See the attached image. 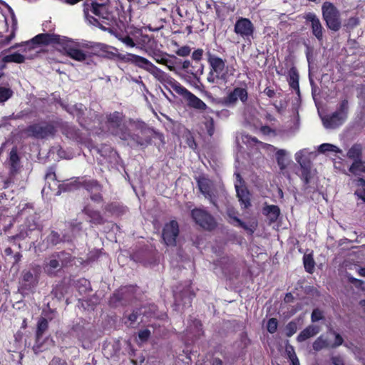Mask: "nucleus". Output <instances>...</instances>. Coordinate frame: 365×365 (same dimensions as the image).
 Listing matches in <instances>:
<instances>
[{
    "label": "nucleus",
    "mask_w": 365,
    "mask_h": 365,
    "mask_svg": "<svg viewBox=\"0 0 365 365\" xmlns=\"http://www.w3.org/2000/svg\"><path fill=\"white\" fill-rule=\"evenodd\" d=\"M248 98V93L245 88L237 87L230 92L223 100V103L227 106H235L240 99L243 103H246Z\"/></svg>",
    "instance_id": "obj_20"
},
{
    "label": "nucleus",
    "mask_w": 365,
    "mask_h": 365,
    "mask_svg": "<svg viewBox=\"0 0 365 365\" xmlns=\"http://www.w3.org/2000/svg\"><path fill=\"white\" fill-rule=\"evenodd\" d=\"M13 95L10 88L0 87V103H4L9 99Z\"/></svg>",
    "instance_id": "obj_51"
},
{
    "label": "nucleus",
    "mask_w": 365,
    "mask_h": 365,
    "mask_svg": "<svg viewBox=\"0 0 365 365\" xmlns=\"http://www.w3.org/2000/svg\"><path fill=\"white\" fill-rule=\"evenodd\" d=\"M204 65L200 62H195L191 65L188 73H190L197 83L200 82V76L203 73Z\"/></svg>",
    "instance_id": "obj_34"
},
{
    "label": "nucleus",
    "mask_w": 365,
    "mask_h": 365,
    "mask_svg": "<svg viewBox=\"0 0 365 365\" xmlns=\"http://www.w3.org/2000/svg\"><path fill=\"white\" fill-rule=\"evenodd\" d=\"M235 226L240 227L244 230L248 231L250 234H252L255 232V227L252 225H247L246 223L242 222L237 217H233V222H232Z\"/></svg>",
    "instance_id": "obj_49"
},
{
    "label": "nucleus",
    "mask_w": 365,
    "mask_h": 365,
    "mask_svg": "<svg viewBox=\"0 0 365 365\" xmlns=\"http://www.w3.org/2000/svg\"><path fill=\"white\" fill-rule=\"evenodd\" d=\"M285 331L287 337L293 336L297 331V323L294 321H290L286 326Z\"/></svg>",
    "instance_id": "obj_53"
},
{
    "label": "nucleus",
    "mask_w": 365,
    "mask_h": 365,
    "mask_svg": "<svg viewBox=\"0 0 365 365\" xmlns=\"http://www.w3.org/2000/svg\"><path fill=\"white\" fill-rule=\"evenodd\" d=\"M143 318H159L158 308L154 304H149L135 308L132 313L128 315V319H143Z\"/></svg>",
    "instance_id": "obj_16"
},
{
    "label": "nucleus",
    "mask_w": 365,
    "mask_h": 365,
    "mask_svg": "<svg viewBox=\"0 0 365 365\" xmlns=\"http://www.w3.org/2000/svg\"><path fill=\"white\" fill-rule=\"evenodd\" d=\"M48 321H38L36 335L43 336L48 329Z\"/></svg>",
    "instance_id": "obj_50"
},
{
    "label": "nucleus",
    "mask_w": 365,
    "mask_h": 365,
    "mask_svg": "<svg viewBox=\"0 0 365 365\" xmlns=\"http://www.w3.org/2000/svg\"><path fill=\"white\" fill-rule=\"evenodd\" d=\"M179 232V225L177 221L171 220L166 223L162 232V237L165 244L167 246H175Z\"/></svg>",
    "instance_id": "obj_14"
},
{
    "label": "nucleus",
    "mask_w": 365,
    "mask_h": 365,
    "mask_svg": "<svg viewBox=\"0 0 365 365\" xmlns=\"http://www.w3.org/2000/svg\"><path fill=\"white\" fill-rule=\"evenodd\" d=\"M312 346L315 351H320L327 346V341L322 338V336H319L314 341Z\"/></svg>",
    "instance_id": "obj_56"
},
{
    "label": "nucleus",
    "mask_w": 365,
    "mask_h": 365,
    "mask_svg": "<svg viewBox=\"0 0 365 365\" xmlns=\"http://www.w3.org/2000/svg\"><path fill=\"white\" fill-rule=\"evenodd\" d=\"M10 173L14 175L20 168V158L18 155L17 148H12L9 153Z\"/></svg>",
    "instance_id": "obj_30"
},
{
    "label": "nucleus",
    "mask_w": 365,
    "mask_h": 365,
    "mask_svg": "<svg viewBox=\"0 0 365 365\" xmlns=\"http://www.w3.org/2000/svg\"><path fill=\"white\" fill-rule=\"evenodd\" d=\"M91 6L92 13L98 18L89 15L88 9H84V16L88 22L103 31L113 34V26L116 24V19L113 14L108 10V6L98 2H92Z\"/></svg>",
    "instance_id": "obj_3"
},
{
    "label": "nucleus",
    "mask_w": 365,
    "mask_h": 365,
    "mask_svg": "<svg viewBox=\"0 0 365 365\" xmlns=\"http://www.w3.org/2000/svg\"><path fill=\"white\" fill-rule=\"evenodd\" d=\"M191 216L195 222L205 230L211 231L217 227L215 219L205 210L193 209L191 211Z\"/></svg>",
    "instance_id": "obj_11"
},
{
    "label": "nucleus",
    "mask_w": 365,
    "mask_h": 365,
    "mask_svg": "<svg viewBox=\"0 0 365 365\" xmlns=\"http://www.w3.org/2000/svg\"><path fill=\"white\" fill-rule=\"evenodd\" d=\"M120 135V140L125 141L130 148L145 149L151 145L157 133L143 121L130 119L128 128L124 134Z\"/></svg>",
    "instance_id": "obj_1"
},
{
    "label": "nucleus",
    "mask_w": 365,
    "mask_h": 365,
    "mask_svg": "<svg viewBox=\"0 0 365 365\" xmlns=\"http://www.w3.org/2000/svg\"><path fill=\"white\" fill-rule=\"evenodd\" d=\"M197 185L200 190V192L207 195L210 193V180L205 178H200L197 180Z\"/></svg>",
    "instance_id": "obj_41"
},
{
    "label": "nucleus",
    "mask_w": 365,
    "mask_h": 365,
    "mask_svg": "<svg viewBox=\"0 0 365 365\" xmlns=\"http://www.w3.org/2000/svg\"><path fill=\"white\" fill-rule=\"evenodd\" d=\"M161 83L164 84V86L166 89H168V86H170L172 88H173L176 81L167 73Z\"/></svg>",
    "instance_id": "obj_60"
},
{
    "label": "nucleus",
    "mask_w": 365,
    "mask_h": 365,
    "mask_svg": "<svg viewBox=\"0 0 365 365\" xmlns=\"http://www.w3.org/2000/svg\"><path fill=\"white\" fill-rule=\"evenodd\" d=\"M320 331V327L316 325H309L303 329L297 337L298 342H303L307 339L316 336Z\"/></svg>",
    "instance_id": "obj_27"
},
{
    "label": "nucleus",
    "mask_w": 365,
    "mask_h": 365,
    "mask_svg": "<svg viewBox=\"0 0 365 365\" xmlns=\"http://www.w3.org/2000/svg\"><path fill=\"white\" fill-rule=\"evenodd\" d=\"M153 58L158 63L163 64V63H168V58H166V54L160 53H154Z\"/></svg>",
    "instance_id": "obj_61"
},
{
    "label": "nucleus",
    "mask_w": 365,
    "mask_h": 365,
    "mask_svg": "<svg viewBox=\"0 0 365 365\" xmlns=\"http://www.w3.org/2000/svg\"><path fill=\"white\" fill-rule=\"evenodd\" d=\"M33 232H36L37 235L39 234V225L35 220L34 217H28L25 222V224L22 225L21 230L14 237L15 239L24 240L26 237H31V235Z\"/></svg>",
    "instance_id": "obj_19"
},
{
    "label": "nucleus",
    "mask_w": 365,
    "mask_h": 365,
    "mask_svg": "<svg viewBox=\"0 0 365 365\" xmlns=\"http://www.w3.org/2000/svg\"><path fill=\"white\" fill-rule=\"evenodd\" d=\"M32 43L36 44L48 45L58 44L62 46L66 56H68L67 45H71L72 39L55 34H40L32 38Z\"/></svg>",
    "instance_id": "obj_10"
},
{
    "label": "nucleus",
    "mask_w": 365,
    "mask_h": 365,
    "mask_svg": "<svg viewBox=\"0 0 365 365\" xmlns=\"http://www.w3.org/2000/svg\"><path fill=\"white\" fill-rule=\"evenodd\" d=\"M194 297V294H192L188 289H184L182 292L174 293L175 298V306L180 309V307L182 306L183 307H189L191 304L192 299Z\"/></svg>",
    "instance_id": "obj_22"
},
{
    "label": "nucleus",
    "mask_w": 365,
    "mask_h": 365,
    "mask_svg": "<svg viewBox=\"0 0 365 365\" xmlns=\"http://www.w3.org/2000/svg\"><path fill=\"white\" fill-rule=\"evenodd\" d=\"M38 284V277L31 270L22 272L21 286L27 290L34 288Z\"/></svg>",
    "instance_id": "obj_26"
},
{
    "label": "nucleus",
    "mask_w": 365,
    "mask_h": 365,
    "mask_svg": "<svg viewBox=\"0 0 365 365\" xmlns=\"http://www.w3.org/2000/svg\"><path fill=\"white\" fill-rule=\"evenodd\" d=\"M289 86L296 91L298 96L300 95L299 85V73L295 67H292L289 71Z\"/></svg>",
    "instance_id": "obj_31"
},
{
    "label": "nucleus",
    "mask_w": 365,
    "mask_h": 365,
    "mask_svg": "<svg viewBox=\"0 0 365 365\" xmlns=\"http://www.w3.org/2000/svg\"><path fill=\"white\" fill-rule=\"evenodd\" d=\"M45 180L48 182H49V180L55 181L56 180L54 167H50L48 168L45 175Z\"/></svg>",
    "instance_id": "obj_59"
},
{
    "label": "nucleus",
    "mask_w": 365,
    "mask_h": 365,
    "mask_svg": "<svg viewBox=\"0 0 365 365\" xmlns=\"http://www.w3.org/2000/svg\"><path fill=\"white\" fill-rule=\"evenodd\" d=\"M75 259V257L64 250L55 252L45 261L44 272L49 277H56L63 268L72 266Z\"/></svg>",
    "instance_id": "obj_5"
},
{
    "label": "nucleus",
    "mask_w": 365,
    "mask_h": 365,
    "mask_svg": "<svg viewBox=\"0 0 365 365\" xmlns=\"http://www.w3.org/2000/svg\"><path fill=\"white\" fill-rule=\"evenodd\" d=\"M115 36L123 43H125L126 46L129 47H135V43L131 37L129 36H125L124 37L121 36L120 35L116 34Z\"/></svg>",
    "instance_id": "obj_57"
},
{
    "label": "nucleus",
    "mask_w": 365,
    "mask_h": 365,
    "mask_svg": "<svg viewBox=\"0 0 365 365\" xmlns=\"http://www.w3.org/2000/svg\"><path fill=\"white\" fill-rule=\"evenodd\" d=\"M235 187L241 207L243 209L250 207L251 206V199L249 190L245 187H240V185L237 183H235Z\"/></svg>",
    "instance_id": "obj_25"
},
{
    "label": "nucleus",
    "mask_w": 365,
    "mask_h": 365,
    "mask_svg": "<svg viewBox=\"0 0 365 365\" xmlns=\"http://www.w3.org/2000/svg\"><path fill=\"white\" fill-rule=\"evenodd\" d=\"M118 58L125 63H133L136 66L143 68L148 72L151 71L152 68L154 66V64L152 63L147 58L135 54H118Z\"/></svg>",
    "instance_id": "obj_18"
},
{
    "label": "nucleus",
    "mask_w": 365,
    "mask_h": 365,
    "mask_svg": "<svg viewBox=\"0 0 365 365\" xmlns=\"http://www.w3.org/2000/svg\"><path fill=\"white\" fill-rule=\"evenodd\" d=\"M81 184L89 192L90 198L93 202L100 203L103 201V187L97 180H83Z\"/></svg>",
    "instance_id": "obj_17"
},
{
    "label": "nucleus",
    "mask_w": 365,
    "mask_h": 365,
    "mask_svg": "<svg viewBox=\"0 0 365 365\" xmlns=\"http://www.w3.org/2000/svg\"><path fill=\"white\" fill-rule=\"evenodd\" d=\"M136 289L133 286H126L115 290L110 297L111 307H123L132 304L135 299Z\"/></svg>",
    "instance_id": "obj_9"
},
{
    "label": "nucleus",
    "mask_w": 365,
    "mask_h": 365,
    "mask_svg": "<svg viewBox=\"0 0 365 365\" xmlns=\"http://www.w3.org/2000/svg\"><path fill=\"white\" fill-rule=\"evenodd\" d=\"M56 133V129L54 125L46 121L29 125L21 131V133L26 137L36 139H44L49 136H53Z\"/></svg>",
    "instance_id": "obj_8"
},
{
    "label": "nucleus",
    "mask_w": 365,
    "mask_h": 365,
    "mask_svg": "<svg viewBox=\"0 0 365 365\" xmlns=\"http://www.w3.org/2000/svg\"><path fill=\"white\" fill-rule=\"evenodd\" d=\"M78 187V182L76 180L73 182L63 183L58 185V188L61 191H71L74 189H76Z\"/></svg>",
    "instance_id": "obj_54"
},
{
    "label": "nucleus",
    "mask_w": 365,
    "mask_h": 365,
    "mask_svg": "<svg viewBox=\"0 0 365 365\" xmlns=\"http://www.w3.org/2000/svg\"><path fill=\"white\" fill-rule=\"evenodd\" d=\"M360 23V20L357 16H351L349 18L344 24V27L346 30L350 31L356 27Z\"/></svg>",
    "instance_id": "obj_48"
},
{
    "label": "nucleus",
    "mask_w": 365,
    "mask_h": 365,
    "mask_svg": "<svg viewBox=\"0 0 365 365\" xmlns=\"http://www.w3.org/2000/svg\"><path fill=\"white\" fill-rule=\"evenodd\" d=\"M262 212L271 222H274L280 215V210L277 205H266L264 207Z\"/></svg>",
    "instance_id": "obj_32"
},
{
    "label": "nucleus",
    "mask_w": 365,
    "mask_h": 365,
    "mask_svg": "<svg viewBox=\"0 0 365 365\" xmlns=\"http://www.w3.org/2000/svg\"><path fill=\"white\" fill-rule=\"evenodd\" d=\"M347 157L352 159L354 162L361 160L362 146L360 144H354L347 152Z\"/></svg>",
    "instance_id": "obj_33"
},
{
    "label": "nucleus",
    "mask_w": 365,
    "mask_h": 365,
    "mask_svg": "<svg viewBox=\"0 0 365 365\" xmlns=\"http://www.w3.org/2000/svg\"><path fill=\"white\" fill-rule=\"evenodd\" d=\"M207 61L212 71L220 75H227V73L225 71V63L221 58L208 53Z\"/></svg>",
    "instance_id": "obj_24"
},
{
    "label": "nucleus",
    "mask_w": 365,
    "mask_h": 365,
    "mask_svg": "<svg viewBox=\"0 0 365 365\" xmlns=\"http://www.w3.org/2000/svg\"><path fill=\"white\" fill-rule=\"evenodd\" d=\"M322 19L328 29L334 32L339 31L341 28V12L330 1H324L322 5Z\"/></svg>",
    "instance_id": "obj_7"
},
{
    "label": "nucleus",
    "mask_w": 365,
    "mask_h": 365,
    "mask_svg": "<svg viewBox=\"0 0 365 365\" xmlns=\"http://www.w3.org/2000/svg\"><path fill=\"white\" fill-rule=\"evenodd\" d=\"M69 228L73 236H76L82 231V222L77 220H72L68 222Z\"/></svg>",
    "instance_id": "obj_43"
},
{
    "label": "nucleus",
    "mask_w": 365,
    "mask_h": 365,
    "mask_svg": "<svg viewBox=\"0 0 365 365\" xmlns=\"http://www.w3.org/2000/svg\"><path fill=\"white\" fill-rule=\"evenodd\" d=\"M61 133L66 138L77 142H82L83 137L79 129L75 125L69 124L68 123H63L61 127Z\"/></svg>",
    "instance_id": "obj_23"
},
{
    "label": "nucleus",
    "mask_w": 365,
    "mask_h": 365,
    "mask_svg": "<svg viewBox=\"0 0 365 365\" xmlns=\"http://www.w3.org/2000/svg\"><path fill=\"white\" fill-rule=\"evenodd\" d=\"M66 292V287L62 282L57 284L51 292L52 297L61 300Z\"/></svg>",
    "instance_id": "obj_37"
},
{
    "label": "nucleus",
    "mask_w": 365,
    "mask_h": 365,
    "mask_svg": "<svg viewBox=\"0 0 365 365\" xmlns=\"http://www.w3.org/2000/svg\"><path fill=\"white\" fill-rule=\"evenodd\" d=\"M188 106L200 110H207L208 113H213V110L208 108L207 105L193 93L187 98Z\"/></svg>",
    "instance_id": "obj_28"
},
{
    "label": "nucleus",
    "mask_w": 365,
    "mask_h": 365,
    "mask_svg": "<svg viewBox=\"0 0 365 365\" xmlns=\"http://www.w3.org/2000/svg\"><path fill=\"white\" fill-rule=\"evenodd\" d=\"M173 89L186 100L192 93L187 88L181 86V84L178 81L175 83Z\"/></svg>",
    "instance_id": "obj_44"
},
{
    "label": "nucleus",
    "mask_w": 365,
    "mask_h": 365,
    "mask_svg": "<svg viewBox=\"0 0 365 365\" xmlns=\"http://www.w3.org/2000/svg\"><path fill=\"white\" fill-rule=\"evenodd\" d=\"M205 365H223L222 361L217 357L210 359Z\"/></svg>",
    "instance_id": "obj_64"
},
{
    "label": "nucleus",
    "mask_w": 365,
    "mask_h": 365,
    "mask_svg": "<svg viewBox=\"0 0 365 365\" xmlns=\"http://www.w3.org/2000/svg\"><path fill=\"white\" fill-rule=\"evenodd\" d=\"M71 240L72 239L69 236L63 235V237H61L57 232L53 230L46 237V243L51 246H56L61 242H71Z\"/></svg>",
    "instance_id": "obj_29"
},
{
    "label": "nucleus",
    "mask_w": 365,
    "mask_h": 365,
    "mask_svg": "<svg viewBox=\"0 0 365 365\" xmlns=\"http://www.w3.org/2000/svg\"><path fill=\"white\" fill-rule=\"evenodd\" d=\"M205 125L207 133L210 136H212L215 133V122L212 118H206Z\"/></svg>",
    "instance_id": "obj_55"
},
{
    "label": "nucleus",
    "mask_w": 365,
    "mask_h": 365,
    "mask_svg": "<svg viewBox=\"0 0 365 365\" xmlns=\"http://www.w3.org/2000/svg\"><path fill=\"white\" fill-rule=\"evenodd\" d=\"M149 73H150L160 82L163 81V80L164 79L165 76L167 74L155 65L152 68L151 71H149Z\"/></svg>",
    "instance_id": "obj_52"
},
{
    "label": "nucleus",
    "mask_w": 365,
    "mask_h": 365,
    "mask_svg": "<svg viewBox=\"0 0 365 365\" xmlns=\"http://www.w3.org/2000/svg\"><path fill=\"white\" fill-rule=\"evenodd\" d=\"M123 115L122 113L115 111L107 115L106 125L109 131L120 139V133L124 134L128 127L123 123Z\"/></svg>",
    "instance_id": "obj_12"
},
{
    "label": "nucleus",
    "mask_w": 365,
    "mask_h": 365,
    "mask_svg": "<svg viewBox=\"0 0 365 365\" xmlns=\"http://www.w3.org/2000/svg\"><path fill=\"white\" fill-rule=\"evenodd\" d=\"M303 18L312 30L313 36L320 42L323 41L325 29L319 17L313 12L306 13Z\"/></svg>",
    "instance_id": "obj_15"
},
{
    "label": "nucleus",
    "mask_w": 365,
    "mask_h": 365,
    "mask_svg": "<svg viewBox=\"0 0 365 365\" xmlns=\"http://www.w3.org/2000/svg\"><path fill=\"white\" fill-rule=\"evenodd\" d=\"M86 107L81 103H76L71 106V114L78 118L79 120L84 115Z\"/></svg>",
    "instance_id": "obj_39"
},
{
    "label": "nucleus",
    "mask_w": 365,
    "mask_h": 365,
    "mask_svg": "<svg viewBox=\"0 0 365 365\" xmlns=\"http://www.w3.org/2000/svg\"><path fill=\"white\" fill-rule=\"evenodd\" d=\"M202 54L203 50L202 48H198L192 53V58L195 62H200L202 59Z\"/></svg>",
    "instance_id": "obj_62"
},
{
    "label": "nucleus",
    "mask_w": 365,
    "mask_h": 365,
    "mask_svg": "<svg viewBox=\"0 0 365 365\" xmlns=\"http://www.w3.org/2000/svg\"><path fill=\"white\" fill-rule=\"evenodd\" d=\"M349 171L356 176H361L362 173H365V164L362 160L353 162Z\"/></svg>",
    "instance_id": "obj_35"
},
{
    "label": "nucleus",
    "mask_w": 365,
    "mask_h": 365,
    "mask_svg": "<svg viewBox=\"0 0 365 365\" xmlns=\"http://www.w3.org/2000/svg\"><path fill=\"white\" fill-rule=\"evenodd\" d=\"M306 149L301 150L295 154V160L300 165L299 174L302 181V189L305 192H313L317 189L316 171L312 168V163L307 156Z\"/></svg>",
    "instance_id": "obj_4"
},
{
    "label": "nucleus",
    "mask_w": 365,
    "mask_h": 365,
    "mask_svg": "<svg viewBox=\"0 0 365 365\" xmlns=\"http://www.w3.org/2000/svg\"><path fill=\"white\" fill-rule=\"evenodd\" d=\"M207 80L209 83H217L218 80L226 81L227 75H220L218 73H216L215 71L210 70V71L208 73Z\"/></svg>",
    "instance_id": "obj_47"
},
{
    "label": "nucleus",
    "mask_w": 365,
    "mask_h": 365,
    "mask_svg": "<svg viewBox=\"0 0 365 365\" xmlns=\"http://www.w3.org/2000/svg\"><path fill=\"white\" fill-rule=\"evenodd\" d=\"M81 212L87 217V222L91 225H102L106 222V220L101 212L94 210L88 205L84 206Z\"/></svg>",
    "instance_id": "obj_21"
},
{
    "label": "nucleus",
    "mask_w": 365,
    "mask_h": 365,
    "mask_svg": "<svg viewBox=\"0 0 365 365\" xmlns=\"http://www.w3.org/2000/svg\"><path fill=\"white\" fill-rule=\"evenodd\" d=\"M191 48L188 46H184L180 47L176 51V54L179 56L185 57L190 55Z\"/></svg>",
    "instance_id": "obj_58"
},
{
    "label": "nucleus",
    "mask_w": 365,
    "mask_h": 365,
    "mask_svg": "<svg viewBox=\"0 0 365 365\" xmlns=\"http://www.w3.org/2000/svg\"><path fill=\"white\" fill-rule=\"evenodd\" d=\"M349 106L347 99L340 101L336 110L331 115L322 118L324 126L327 129H336L343 125L348 118Z\"/></svg>",
    "instance_id": "obj_6"
},
{
    "label": "nucleus",
    "mask_w": 365,
    "mask_h": 365,
    "mask_svg": "<svg viewBox=\"0 0 365 365\" xmlns=\"http://www.w3.org/2000/svg\"><path fill=\"white\" fill-rule=\"evenodd\" d=\"M48 365H68L65 359L58 356H54L49 362Z\"/></svg>",
    "instance_id": "obj_63"
},
{
    "label": "nucleus",
    "mask_w": 365,
    "mask_h": 365,
    "mask_svg": "<svg viewBox=\"0 0 365 365\" xmlns=\"http://www.w3.org/2000/svg\"><path fill=\"white\" fill-rule=\"evenodd\" d=\"M70 44L66 47L68 56L77 61L86 62L87 64H89L88 61L91 56H99L108 48V46L104 43L87 41L78 42L72 40Z\"/></svg>",
    "instance_id": "obj_2"
},
{
    "label": "nucleus",
    "mask_w": 365,
    "mask_h": 365,
    "mask_svg": "<svg viewBox=\"0 0 365 365\" xmlns=\"http://www.w3.org/2000/svg\"><path fill=\"white\" fill-rule=\"evenodd\" d=\"M319 153H325L327 152L339 153L340 150L336 145L329 143H323L319 146Z\"/></svg>",
    "instance_id": "obj_46"
},
{
    "label": "nucleus",
    "mask_w": 365,
    "mask_h": 365,
    "mask_svg": "<svg viewBox=\"0 0 365 365\" xmlns=\"http://www.w3.org/2000/svg\"><path fill=\"white\" fill-rule=\"evenodd\" d=\"M26 57L19 53H14L12 54L6 55L2 58V61L4 63H22L25 61Z\"/></svg>",
    "instance_id": "obj_36"
},
{
    "label": "nucleus",
    "mask_w": 365,
    "mask_h": 365,
    "mask_svg": "<svg viewBox=\"0 0 365 365\" xmlns=\"http://www.w3.org/2000/svg\"><path fill=\"white\" fill-rule=\"evenodd\" d=\"M151 332L148 329H143L141 330H139L138 332V340L137 342L138 344H143L148 341L149 338L150 337Z\"/></svg>",
    "instance_id": "obj_45"
},
{
    "label": "nucleus",
    "mask_w": 365,
    "mask_h": 365,
    "mask_svg": "<svg viewBox=\"0 0 365 365\" xmlns=\"http://www.w3.org/2000/svg\"><path fill=\"white\" fill-rule=\"evenodd\" d=\"M45 339H43L41 336H35V343L32 346L33 351L38 354L45 350L44 348Z\"/></svg>",
    "instance_id": "obj_38"
},
{
    "label": "nucleus",
    "mask_w": 365,
    "mask_h": 365,
    "mask_svg": "<svg viewBox=\"0 0 365 365\" xmlns=\"http://www.w3.org/2000/svg\"><path fill=\"white\" fill-rule=\"evenodd\" d=\"M234 31L244 40L251 43V40L254 38L255 26L249 19L240 17L235 22Z\"/></svg>",
    "instance_id": "obj_13"
},
{
    "label": "nucleus",
    "mask_w": 365,
    "mask_h": 365,
    "mask_svg": "<svg viewBox=\"0 0 365 365\" xmlns=\"http://www.w3.org/2000/svg\"><path fill=\"white\" fill-rule=\"evenodd\" d=\"M285 155L286 150L282 149L278 150L276 153L277 162L281 170L287 168V161Z\"/></svg>",
    "instance_id": "obj_40"
},
{
    "label": "nucleus",
    "mask_w": 365,
    "mask_h": 365,
    "mask_svg": "<svg viewBox=\"0 0 365 365\" xmlns=\"http://www.w3.org/2000/svg\"><path fill=\"white\" fill-rule=\"evenodd\" d=\"M304 267L305 270L312 274L314 272L315 262L312 255H305L303 257Z\"/></svg>",
    "instance_id": "obj_42"
}]
</instances>
